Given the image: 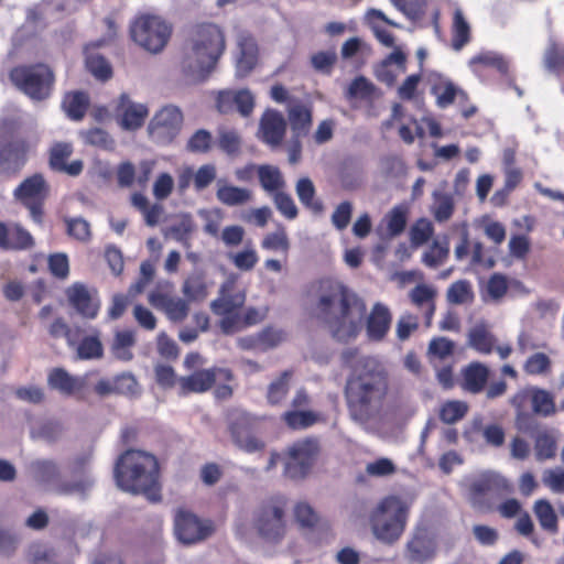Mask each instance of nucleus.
I'll return each mask as SVG.
<instances>
[{"label": "nucleus", "mask_w": 564, "mask_h": 564, "mask_svg": "<svg viewBox=\"0 0 564 564\" xmlns=\"http://www.w3.org/2000/svg\"><path fill=\"white\" fill-rule=\"evenodd\" d=\"M240 54L236 63L238 77H246L256 66L258 61V47L253 39L243 37L239 40Z\"/></svg>", "instance_id": "nucleus-31"}, {"label": "nucleus", "mask_w": 564, "mask_h": 564, "mask_svg": "<svg viewBox=\"0 0 564 564\" xmlns=\"http://www.w3.org/2000/svg\"><path fill=\"white\" fill-rule=\"evenodd\" d=\"M366 312L365 301L341 282H321L316 315L337 341L348 343L358 336Z\"/></svg>", "instance_id": "nucleus-2"}, {"label": "nucleus", "mask_w": 564, "mask_h": 564, "mask_svg": "<svg viewBox=\"0 0 564 564\" xmlns=\"http://www.w3.org/2000/svg\"><path fill=\"white\" fill-rule=\"evenodd\" d=\"M468 411V405L463 401H447L440 410V419L446 424L460 421Z\"/></svg>", "instance_id": "nucleus-61"}, {"label": "nucleus", "mask_w": 564, "mask_h": 564, "mask_svg": "<svg viewBox=\"0 0 564 564\" xmlns=\"http://www.w3.org/2000/svg\"><path fill=\"white\" fill-rule=\"evenodd\" d=\"M232 375L228 369L212 368L194 372L191 376L182 377L180 388L182 394L202 393L209 390L219 380H231Z\"/></svg>", "instance_id": "nucleus-16"}, {"label": "nucleus", "mask_w": 564, "mask_h": 564, "mask_svg": "<svg viewBox=\"0 0 564 564\" xmlns=\"http://www.w3.org/2000/svg\"><path fill=\"white\" fill-rule=\"evenodd\" d=\"M533 512L543 530L553 534L558 531V519L549 500H536L533 505Z\"/></svg>", "instance_id": "nucleus-44"}, {"label": "nucleus", "mask_w": 564, "mask_h": 564, "mask_svg": "<svg viewBox=\"0 0 564 564\" xmlns=\"http://www.w3.org/2000/svg\"><path fill=\"white\" fill-rule=\"evenodd\" d=\"M135 345V336L132 330H118L111 344L112 355L121 361H130L133 358L132 347Z\"/></svg>", "instance_id": "nucleus-43"}, {"label": "nucleus", "mask_w": 564, "mask_h": 564, "mask_svg": "<svg viewBox=\"0 0 564 564\" xmlns=\"http://www.w3.org/2000/svg\"><path fill=\"white\" fill-rule=\"evenodd\" d=\"M496 344L497 338L485 322L476 323L467 333V346L479 354H491Z\"/></svg>", "instance_id": "nucleus-27"}, {"label": "nucleus", "mask_w": 564, "mask_h": 564, "mask_svg": "<svg viewBox=\"0 0 564 564\" xmlns=\"http://www.w3.org/2000/svg\"><path fill=\"white\" fill-rule=\"evenodd\" d=\"M455 350V343L447 337H434L427 347V356L431 362L446 361L452 358Z\"/></svg>", "instance_id": "nucleus-52"}, {"label": "nucleus", "mask_w": 564, "mask_h": 564, "mask_svg": "<svg viewBox=\"0 0 564 564\" xmlns=\"http://www.w3.org/2000/svg\"><path fill=\"white\" fill-rule=\"evenodd\" d=\"M10 79L33 100H44L52 95L54 74L44 65L18 66L10 72Z\"/></svg>", "instance_id": "nucleus-6"}, {"label": "nucleus", "mask_w": 564, "mask_h": 564, "mask_svg": "<svg viewBox=\"0 0 564 564\" xmlns=\"http://www.w3.org/2000/svg\"><path fill=\"white\" fill-rule=\"evenodd\" d=\"M15 199L29 209L35 223L42 221L43 204L48 195V185L41 174L25 178L13 193Z\"/></svg>", "instance_id": "nucleus-12"}, {"label": "nucleus", "mask_w": 564, "mask_h": 564, "mask_svg": "<svg viewBox=\"0 0 564 564\" xmlns=\"http://www.w3.org/2000/svg\"><path fill=\"white\" fill-rule=\"evenodd\" d=\"M542 484L553 494H564V468H546L542 473Z\"/></svg>", "instance_id": "nucleus-64"}, {"label": "nucleus", "mask_w": 564, "mask_h": 564, "mask_svg": "<svg viewBox=\"0 0 564 564\" xmlns=\"http://www.w3.org/2000/svg\"><path fill=\"white\" fill-rule=\"evenodd\" d=\"M531 405L533 413L541 416H550L555 413L553 394L542 388H531Z\"/></svg>", "instance_id": "nucleus-46"}, {"label": "nucleus", "mask_w": 564, "mask_h": 564, "mask_svg": "<svg viewBox=\"0 0 564 564\" xmlns=\"http://www.w3.org/2000/svg\"><path fill=\"white\" fill-rule=\"evenodd\" d=\"M282 419L290 429L303 430L314 425L318 415L312 411H286Z\"/></svg>", "instance_id": "nucleus-58"}, {"label": "nucleus", "mask_w": 564, "mask_h": 564, "mask_svg": "<svg viewBox=\"0 0 564 564\" xmlns=\"http://www.w3.org/2000/svg\"><path fill=\"white\" fill-rule=\"evenodd\" d=\"M89 104L88 96L82 91L69 93L64 97L63 108L73 120H80Z\"/></svg>", "instance_id": "nucleus-50"}, {"label": "nucleus", "mask_w": 564, "mask_h": 564, "mask_svg": "<svg viewBox=\"0 0 564 564\" xmlns=\"http://www.w3.org/2000/svg\"><path fill=\"white\" fill-rule=\"evenodd\" d=\"M376 91L375 85L364 76L356 77L346 90L348 99L361 98L369 99Z\"/></svg>", "instance_id": "nucleus-63"}, {"label": "nucleus", "mask_w": 564, "mask_h": 564, "mask_svg": "<svg viewBox=\"0 0 564 564\" xmlns=\"http://www.w3.org/2000/svg\"><path fill=\"white\" fill-rule=\"evenodd\" d=\"M48 384L61 393L70 395L84 387V380L70 376L64 369L57 368L48 375Z\"/></svg>", "instance_id": "nucleus-40"}, {"label": "nucleus", "mask_w": 564, "mask_h": 564, "mask_svg": "<svg viewBox=\"0 0 564 564\" xmlns=\"http://www.w3.org/2000/svg\"><path fill=\"white\" fill-rule=\"evenodd\" d=\"M470 41V25L466 20L462 9L456 8L452 24V47L460 51Z\"/></svg>", "instance_id": "nucleus-42"}, {"label": "nucleus", "mask_w": 564, "mask_h": 564, "mask_svg": "<svg viewBox=\"0 0 564 564\" xmlns=\"http://www.w3.org/2000/svg\"><path fill=\"white\" fill-rule=\"evenodd\" d=\"M551 358L541 351L531 354L524 361L522 369L528 376L547 377L552 372Z\"/></svg>", "instance_id": "nucleus-48"}, {"label": "nucleus", "mask_w": 564, "mask_h": 564, "mask_svg": "<svg viewBox=\"0 0 564 564\" xmlns=\"http://www.w3.org/2000/svg\"><path fill=\"white\" fill-rule=\"evenodd\" d=\"M409 214L410 207L408 204L402 203L393 206L381 220V225L386 229V236L389 238L400 236L406 228Z\"/></svg>", "instance_id": "nucleus-28"}, {"label": "nucleus", "mask_w": 564, "mask_h": 564, "mask_svg": "<svg viewBox=\"0 0 564 564\" xmlns=\"http://www.w3.org/2000/svg\"><path fill=\"white\" fill-rule=\"evenodd\" d=\"M286 131V121L278 110H267L261 119L259 127L260 139L270 145L276 148L281 145Z\"/></svg>", "instance_id": "nucleus-18"}, {"label": "nucleus", "mask_w": 564, "mask_h": 564, "mask_svg": "<svg viewBox=\"0 0 564 564\" xmlns=\"http://www.w3.org/2000/svg\"><path fill=\"white\" fill-rule=\"evenodd\" d=\"M30 564H58L54 547L46 544H33L29 551Z\"/></svg>", "instance_id": "nucleus-62"}, {"label": "nucleus", "mask_w": 564, "mask_h": 564, "mask_svg": "<svg viewBox=\"0 0 564 564\" xmlns=\"http://www.w3.org/2000/svg\"><path fill=\"white\" fill-rule=\"evenodd\" d=\"M69 305L84 318L94 319L97 317L101 302L98 292L86 284L75 282L65 291Z\"/></svg>", "instance_id": "nucleus-14"}, {"label": "nucleus", "mask_w": 564, "mask_h": 564, "mask_svg": "<svg viewBox=\"0 0 564 564\" xmlns=\"http://www.w3.org/2000/svg\"><path fill=\"white\" fill-rule=\"evenodd\" d=\"M437 296V290L435 286L421 283L415 285L410 292H409V299L410 302L422 313L425 317V324L426 326H431L432 318L435 313V300Z\"/></svg>", "instance_id": "nucleus-25"}, {"label": "nucleus", "mask_w": 564, "mask_h": 564, "mask_svg": "<svg viewBox=\"0 0 564 564\" xmlns=\"http://www.w3.org/2000/svg\"><path fill=\"white\" fill-rule=\"evenodd\" d=\"M246 291L238 288V275L230 273L221 283L218 296L210 303L215 314L239 312L246 302Z\"/></svg>", "instance_id": "nucleus-15"}, {"label": "nucleus", "mask_w": 564, "mask_h": 564, "mask_svg": "<svg viewBox=\"0 0 564 564\" xmlns=\"http://www.w3.org/2000/svg\"><path fill=\"white\" fill-rule=\"evenodd\" d=\"M77 358L82 360L100 359L104 355V346L100 340V332L91 328L78 344L75 343Z\"/></svg>", "instance_id": "nucleus-37"}, {"label": "nucleus", "mask_w": 564, "mask_h": 564, "mask_svg": "<svg viewBox=\"0 0 564 564\" xmlns=\"http://www.w3.org/2000/svg\"><path fill=\"white\" fill-rule=\"evenodd\" d=\"M435 553V543L425 533H416L408 543V556L410 561L423 563L431 560Z\"/></svg>", "instance_id": "nucleus-36"}, {"label": "nucleus", "mask_w": 564, "mask_h": 564, "mask_svg": "<svg viewBox=\"0 0 564 564\" xmlns=\"http://www.w3.org/2000/svg\"><path fill=\"white\" fill-rule=\"evenodd\" d=\"M489 379V369L485 364L474 361L462 369L460 387L473 394L484 391Z\"/></svg>", "instance_id": "nucleus-26"}, {"label": "nucleus", "mask_w": 564, "mask_h": 564, "mask_svg": "<svg viewBox=\"0 0 564 564\" xmlns=\"http://www.w3.org/2000/svg\"><path fill=\"white\" fill-rule=\"evenodd\" d=\"M8 250H25L34 246L33 237L19 225L9 227Z\"/></svg>", "instance_id": "nucleus-59"}, {"label": "nucleus", "mask_w": 564, "mask_h": 564, "mask_svg": "<svg viewBox=\"0 0 564 564\" xmlns=\"http://www.w3.org/2000/svg\"><path fill=\"white\" fill-rule=\"evenodd\" d=\"M449 254V241L434 240L431 247L422 254V262L429 268H438L445 263Z\"/></svg>", "instance_id": "nucleus-47"}, {"label": "nucleus", "mask_w": 564, "mask_h": 564, "mask_svg": "<svg viewBox=\"0 0 564 564\" xmlns=\"http://www.w3.org/2000/svg\"><path fill=\"white\" fill-rule=\"evenodd\" d=\"M63 433L64 427L57 421H44L34 425L31 430L32 438L43 440L48 443L58 441Z\"/></svg>", "instance_id": "nucleus-55"}, {"label": "nucleus", "mask_w": 564, "mask_h": 564, "mask_svg": "<svg viewBox=\"0 0 564 564\" xmlns=\"http://www.w3.org/2000/svg\"><path fill=\"white\" fill-rule=\"evenodd\" d=\"M295 192L301 204L315 214H321L324 209L323 203L315 199L316 189L311 178L301 177L295 185Z\"/></svg>", "instance_id": "nucleus-45"}, {"label": "nucleus", "mask_w": 564, "mask_h": 564, "mask_svg": "<svg viewBox=\"0 0 564 564\" xmlns=\"http://www.w3.org/2000/svg\"><path fill=\"white\" fill-rule=\"evenodd\" d=\"M225 48V34L217 24L194 25L184 47L182 72L193 83L204 80L216 66Z\"/></svg>", "instance_id": "nucleus-3"}, {"label": "nucleus", "mask_w": 564, "mask_h": 564, "mask_svg": "<svg viewBox=\"0 0 564 564\" xmlns=\"http://www.w3.org/2000/svg\"><path fill=\"white\" fill-rule=\"evenodd\" d=\"M508 487L506 478L495 473H485L470 484V500L475 507L482 508L481 498Z\"/></svg>", "instance_id": "nucleus-23"}, {"label": "nucleus", "mask_w": 564, "mask_h": 564, "mask_svg": "<svg viewBox=\"0 0 564 564\" xmlns=\"http://www.w3.org/2000/svg\"><path fill=\"white\" fill-rule=\"evenodd\" d=\"M117 112L120 117L119 123L124 130L139 129L149 113L144 105L132 102L127 94L120 96Z\"/></svg>", "instance_id": "nucleus-20"}, {"label": "nucleus", "mask_w": 564, "mask_h": 564, "mask_svg": "<svg viewBox=\"0 0 564 564\" xmlns=\"http://www.w3.org/2000/svg\"><path fill=\"white\" fill-rule=\"evenodd\" d=\"M392 322L389 307L377 302L373 304L367 318V335L371 340L379 341L388 334Z\"/></svg>", "instance_id": "nucleus-24"}, {"label": "nucleus", "mask_w": 564, "mask_h": 564, "mask_svg": "<svg viewBox=\"0 0 564 564\" xmlns=\"http://www.w3.org/2000/svg\"><path fill=\"white\" fill-rule=\"evenodd\" d=\"M228 260L240 271H251L259 262V256L251 241L245 248L237 252H229Z\"/></svg>", "instance_id": "nucleus-49"}, {"label": "nucleus", "mask_w": 564, "mask_h": 564, "mask_svg": "<svg viewBox=\"0 0 564 564\" xmlns=\"http://www.w3.org/2000/svg\"><path fill=\"white\" fill-rule=\"evenodd\" d=\"M406 519V503L395 496L386 497L371 512L372 534L384 544H393L403 534Z\"/></svg>", "instance_id": "nucleus-5"}, {"label": "nucleus", "mask_w": 564, "mask_h": 564, "mask_svg": "<svg viewBox=\"0 0 564 564\" xmlns=\"http://www.w3.org/2000/svg\"><path fill=\"white\" fill-rule=\"evenodd\" d=\"M319 454L316 438L306 437L293 443L284 459V474L291 479H302L312 469Z\"/></svg>", "instance_id": "nucleus-9"}, {"label": "nucleus", "mask_w": 564, "mask_h": 564, "mask_svg": "<svg viewBox=\"0 0 564 564\" xmlns=\"http://www.w3.org/2000/svg\"><path fill=\"white\" fill-rule=\"evenodd\" d=\"M261 187L269 194L274 195L285 187V180L278 166L262 164L257 167Z\"/></svg>", "instance_id": "nucleus-38"}, {"label": "nucleus", "mask_w": 564, "mask_h": 564, "mask_svg": "<svg viewBox=\"0 0 564 564\" xmlns=\"http://www.w3.org/2000/svg\"><path fill=\"white\" fill-rule=\"evenodd\" d=\"M468 65L475 74H479L485 67H492L502 75L507 74L509 69V62L505 56L492 51L478 53L469 59Z\"/></svg>", "instance_id": "nucleus-34"}, {"label": "nucleus", "mask_w": 564, "mask_h": 564, "mask_svg": "<svg viewBox=\"0 0 564 564\" xmlns=\"http://www.w3.org/2000/svg\"><path fill=\"white\" fill-rule=\"evenodd\" d=\"M216 197L226 206H240L252 199V193L248 188L229 185L219 180L217 182Z\"/></svg>", "instance_id": "nucleus-33"}, {"label": "nucleus", "mask_w": 564, "mask_h": 564, "mask_svg": "<svg viewBox=\"0 0 564 564\" xmlns=\"http://www.w3.org/2000/svg\"><path fill=\"white\" fill-rule=\"evenodd\" d=\"M285 503L272 499L262 503L253 517V527L260 538L268 542L278 543L286 533Z\"/></svg>", "instance_id": "nucleus-7"}, {"label": "nucleus", "mask_w": 564, "mask_h": 564, "mask_svg": "<svg viewBox=\"0 0 564 564\" xmlns=\"http://www.w3.org/2000/svg\"><path fill=\"white\" fill-rule=\"evenodd\" d=\"M172 29L158 15L144 14L139 17L131 26L133 40L147 51L158 53L166 45Z\"/></svg>", "instance_id": "nucleus-8"}, {"label": "nucleus", "mask_w": 564, "mask_h": 564, "mask_svg": "<svg viewBox=\"0 0 564 564\" xmlns=\"http://www.w3.org/2000/svg\"><path fill=\"white\" fill-rule=\"evenodd\" d=\"M254 96L249 89H227L219 91L217 109L221 113L237 110L242 117H249L254 108Z\"/></svg>", "instance_id": "nucleus-17"}, {"label": "nucleus", "mask_w": 564, "mask_h": 564, "mask_svg": "<svg viewBox=\"0 0 564 564\" xmlns=\"http://www.w3.org/2000/svg\"><path fill=\"white\" fill-rule=\"evenodd\" d=\"M73 153V145L68 142H57L50 151V166L52 170L65 173L70 176H77L83 172L84 163L82 160H75L67 163L66 160Z\"/></svg>", "instance_id": "nucleus-21"}, {"label": "nucleus", "mask_w": 564, "mask_h": 564, "mask_svg": "<svg viewBox=\"0 0 564 564\" xmlns=\"http://www.w3.org/2000/svg\"><path fill=\"white\" fill-rule=\"evenodd\" d=\"M341 358L350 369L345 384L349 416L366 425L382 412L389 393L388 368L380 358L358 355L354 349H346Z\"/></svg>", "instance_id": "nucleus-1"}, {"label": "nucleus", "mask_w": 564, "mask_h": 564, "mask_svg": "<svg viewBox=\"0 0 564 564\" xmlns=\"http://www.w3.org/2000/svg\"><path fill=\"white\" fill-rule=\"evenodd\" d=\"M434 235L432 221L425 217L419 218L413 223L409 230V238L412 248H419L425 245Z\"/></svg>", "instance_id": "nucleus-53"}, {"label": "nucleus", "mask_w": 564, "mask_h": 564, "mask_svg": "<svg viewBox=\"0 0 564 564\" xmlns=\"http://www.w3.org/2000/svg\"><path fill=\"white\" fill-rule=\"evenodd\" d=\"M80 138L86 144L98 147L105 150L113 148V140L107 131L101 128H91L79 132Z\"/></svg>", "instance_id": "nucleus-60"}, {"label": "nucleus", "mask_w": 564, "mask_h": 564, "mask_svg": "<svg viewBox=\"0 0 564 564\" xmlns=\"http://www.w3.org/2000/svg\"><path fill=\"white\" fill-rule=\"evenodd\" d=\"M194 229L195 225L191 215L184 214L181 216L177 223L171 225L166 229L165 235L176 240L177 242L187 246L189 237L193 234Z\"/></svg>", "instance_id": "nucleus-57"}, {"label": "nucleus", "mask_w": 564, "mask_h": 564, "mask_svg": "<svg viewBox=\"0 0 564 564\" xmlns=\"http://www.w3.org/2000/svg\"><path fill=\"white\" fill-rule=\"evenodd\" d=\"M182 293L189 302L204 301L208 296V285L200 271L189 274L183 282Z\"/></svg>", "instance_id": "nucleus-41"}, {"label": "nucleus", "mask_w": 564, "mask_h": 564, "mask_svg": "<svg viewBox=\"0 0 564 564\" xmlns=\"http://www.w3.org/2000/svg\"><path fill=\"white\" fill-rule=\"evenodd\" d=\"M217 145L228 155H236L240 151L241 138L235 129L220 127L217 130Z\"/></svg>", "instance_id": "nucleus-56"}, {"label": "nucleus", "mask_w": 564, "mask_h": 564, "mask_svg": "<svg viewBox=\"0 0 564 564\" xmlns=\"http://www.w3.org/2000/svg\"><path fill=\"white\" fill-rule=\"evenodd\" d=\"M534 458L539 463L553 460L557 455L558 433L553 429L538 430L533 436Z\"/></svg>", "instance_id": "nucleus-22"}, {"label": "nucleus", "mask_w": 564, "mask_h": 564, "mask_svg": "<svg viewBox=\"0 0 564 564\" xmlns=\"http://www.w3.org/2000/svg\"><path fill=\"white\" fill-rule=\"evenodd\" d=\"M94 485L95 479L91 474L85 473L84 475H80L78 479L73 481L63 480L61 478L58 482H55L52 492L61 496L76 495L80 498H86Z\"/></svg>", "instance_id": "nucleus-32"}, {"label": "nucleus", "mask_w": 564, "mask_h": 564, "mask_svg": "<svg viewBox=\"0 0 564 564\" xmlns=\"http://www.w3.org/2000/svg\"><path fill=\"white\" fill-rule=\"evenodd\" d=\"M288 118L293 135L305 137L312 126V111L303 104H294L289 107Z\"/></svg>", "instance_id": "nucleus-35"}, {"label": "nucleus", "mask_w": 564, "mask_h": 564, "mask_svg": "<svg viewBox=\"0 0 564 564\" xmlns=\"http://www.w3.org/2000/svg\"><path fill=\"white\" fill-rule=\"evenodd\" d=\"M183 113L180 108L169 105L159 110L149 123L151 138L158 143H170L180 132Z\"/></svg>", "instance_id": "nucleus-13"}, {"label": "nucleus", "mask_w": 564, "mask_h": 564, "mask_svg": "<svg viewBox=\"0 0 564 564\" xmlns=\"http://www.w3.org/2000/svg\"><path fill=\"white\" fill-rule=\"evenodd\" d=\"M148 301L153 307L162 310L173 322L184 321L189 312L187 299L170 296L159 290L150 292Z\"/></svg>", "instance_id": "nucleus-19"}, {"label": "nucleus", "mask_w": 564, "mask_h": 564, "mask_svg": "<svg viewBox=\"0 0 564 564\" xmlns=\"http://www.w3.org/2000/svg\"><path fill=\"white\" fill-rule=\"evenodd\" d=\"M113 475L120 489L142 494L152 501L159 499V463L154 455L143 451L128 449L117 459Z\"/></svg>", "instance_id": "nucleus-4"}, {"label": "nucleus", "mask_w": 564, "mask_h": 564, "mask_svg": "<svg viewBox=\"0 0 564 564\" xmlns=\"http://www.w3.org/2000/svg\"><path fill=\"white\" fill-rule=\"evenodd\" d=\"M214 524L210 520L199 519L195 513L186 509H177L174 514V532L183 544H196L214 533Z\"/></svg>", "instance_id": "nucleus-10"}, {"label": "nucleus", "mask_w": 564, "mask_h": 564, "mask_svg": "<svg viewBox=\"0 0 564 564\" xmlns=\"http://www.w3.org/2000/svg\"><path fill=\"white\" fill-rule=\"evenodd\" d=\"M446 299L451 304L463 305L474 301L471 283L467 280H459L449 285Z\"/></svg>", "instance_id": "nucleus-54"}, {"label": "nucleus", "mask_w": 564, "mask_h": 564, "mask_svg": "<svg viewBox=\"0 0 564 564\" xmlns=\"http://www.w3.org/2000/svg\"><path fill=\"white\" fill-rule=\"evenodd\" d=\"M292 376L293 372L291 370H285L269 384L267 400L271 405L280 404L285 399L290 390Z\"/></svg>", "instance_id": "nucleus-51"}, {"label": "nucleus", "mask_w": 564, "mask_h": 564, "mask_svg": "<svg viewBox=\"0 0 564 564\" xmlns=\"http://www.w3.org/2000/svg\"><path fill=\"white\" fill-rule=\"evenodd\" d=\"M28 151L24 141H13L0 150V171L9 173L20 169Z\"/></svg>", "instance_id": "nucleus-29"}, {"label": "nucleus", "mask_w": 564, "mask_h": 564, "mask_svg": "<svg viewBox=\"0 0 564 564\" xmlns=\"http://www.w3.org/2000/svg\"><path fill=\"white\" fill-rule=\"evenodd\" d=\"M431 93L436 98L440 108H447L456 98L466 99L467 95L451 80L440 79L433 84Z\"/></svg>", "instance_id": "nucleus-39"}, {"label": "nucleus", "mask_w": 564, "mask_h": 564, "mask_svg": "<svg viewBox=\"0 0 564 564\" xmlns=\"http://www.w3.org/2000/svg\"><path fill=\"white\" fill-rule=\"evenodd\" d=\"M29 468L33 478L44 484L50 491H53L55 482L61 479L59 467L54 460L36 459L30 464Z\"/></svg>", "instance_id": "nucleus-30"}, {"label": "nucleus", "mask_w": 564, "mask_h": 564, "mask_svg": "<svg viewBox=\"0 0 564 564\" xmlns=\"http://www.w3.org/2000/svg\"><path fill=\"white\" fill-rule=\"evenodd\" d=\"M257 419L242 410H235L229 415V432L235 445L243 452L256 453L265 447V443L252 434Z\"/></svg>", "instance_id": "nucleus-11"}]
</instances>
